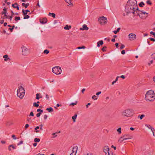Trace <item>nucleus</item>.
Listing matches in <instances>:
<instances>
[{"instance_id": "nucleus-24", "label": "nucleus", "mask_w": 155, "mask_h": 155, "mask_svg": "<svg viewBox=\"0 0 155 155\" xmlns=\"http://www.w3.org/2000/svg\"><path fill=\"white\" fill-rule=\"evenodd\" d=\"M20 20V18L19 17L16 16L15 18V21H17L18 20Z\"/></svg>"}, {"instance_id": "nucleus-22", "label": "nucleus", "mask_w": 155, "mask_h": 155, "mask_svg": "<svg viewBox=\"0 0 155 155\" xmlns=\"http://www.w3.org/2000/svg\"><path fill=\"white\" fill-rule=\"evenodd\" d=\"M120 28H118L117 30L114 31H113V32L115 34H117V32H119L120 31Z\"/></svg>"}, {"instance_id": "nucleus-12", "label": "nucleus", "mask_w": 155, "mask_h": 155, "mask_svg": "<svg viewBox=\"0 0 155 155\" xmlns=\"http://www.w3.org/2000/svg\"><path fill=\"white\" fill-rule=\"evenodd\" d=\"M40 21L41 23L44 24L47 22V19L46 18H43L42 19H40Z\"/></svg>"}, {"instance_id": "nucleus-21", "label": "nucleus", "mask_w": 155, "mask_h": 155, "mask_svg": "<svg viewBox=\"0 0 155 155\" xmlns=\"http://www.w3.org/2000/svg\"><path fill=\"white\" fill-rule=\"evenodd\" d=\"M124 140V138H123L122 137H121L118 140V142L120 143H121Z\"/></svg>"}, {"instance_id": "nucleus-17", "label": "nucleus", "mask_w": 155, "mask_h": 155, "mask_svg": "<svg viewBox=\"0 0 155 155\" xmlns=\"http://www.w3.org/2000/svg\"><path fill=\"white\" fill-rule=\"evenodd\" d=\"M71 28V25H67L64 27V29L65 30H69Z\"/></svg>"}, {"instance_id": "nucleus-34", "label": "nucleus", "mask_w": 155, "mask_h": 155, "mask_svg": "<svg viewBox=\"0 0 155 155\" xmlns=\"http://www.w3.org/2000/svg\"><path fill=\"white\" fill-rule=\"evenodd\" d=\"M77 101H76L75 103H72L70 104V105L74 106L77 104Z\"/></svg>"}, {"instance_id": "nucleus-13", "label": "nucleus", "mask_w": 155, "mask_h": 155, "mask_svg": "<svg viewBox=\"0 0 155 155\" xmlns=\"http://www.w3.org/2000/svg\"><path fill=\"white\" fill-rule=\"evenodd\" d=\"M25 93L20 92L19 93L17 92V95L18 97L20 98L21 99L25 95Z\"/></svg>"}, {"instance_id": "nucleus-60", "label": "nucleus", "mask_w": 155, "mask_h": 155, "mask_svg": "<svg viewBox=\"0 0 155 155\" xmlns=\"http://www.w3.org/2000/svg\"><path fill=\"white\" fill-rule=\"evenodd\" d=\"M23 141H21L18 144V145H19L20 144H22L23 143Z\"/></svg>"}, {"instance_id": "nucleus-33", "label": "nucleus", "mask_w": 155, "mask_h": 155, "mask_svg": "<svg viewBox=\"0 0 155 155\" xmlns=\"http://www.w3.org/2000/svg\"><path fill=\"white\" fill-rule=\"evenodd\" d=\"M145 125L146 127H148L149 129H151L152 127L151 126V125H149V124L148 125V124H145Z\"/></svg>"}, {"instance_id": "nucleus-35", "label": "nucleus", "mask_w": 155, "mask_h": 155, "mask_svg": "<svg viewBox=\"0 0 155 155\" xmlns=\"http://www.w3.org/2000/svg\"><path fill=\"white\" fill-rule=\"evenodd\" d=\"M92 98L94 100H97V98L96 97V96L94 95L92 96Z\"/></svg>"}, {"instance_id": "nucleus-25", "label": "nucleus", "mask_w": 155, "mask_h": 155, "mask_svg": "<svg viewBox=\"0 0 155 155\" xmlns=\"http://www.w3.org/2000/svg\"><path fill=\"white\" fill-rule=\"evenodd\" d=\"M39 106L38 104H37L36 102L34 103L33 104V106L36 107H38Z\"/></svg>"}, {"instance_id": "nucleus-6", "label": "nucleus", "mask_w": 155, "mask_h": 155, "mask_svg": "<svg viewBox=\"0 0 155 155\" xmlns=\"http://www.w3.org/2000/svg\"><path fill=\"white\" fill-rule=\"evenodd\" d=\"M22 50V54L24 55H27L28 54V49L24 46L21 47Z\"/></svg>"}, {"instance_id": "nucleus-51", "label": "nucleus", "mask_w": 155, "mask_h": 155, "mask_svg": "<svg viewBox=\"0 0 155 155\" xmlns=\"http://www.w3.org/2000/svg\"><path fill=\"white\" fill-rule=\"evenodd\" d=\"M65 1L66 2H67L69 4H70V3H71V1L70 0H65Z\"/></svg>"}, {"instance_id": "nucleus-5", "label": "nucleus", "mask_w": 155, "mask_h": 155, "mask_svg": "<svg viewBox=\"0 0 155 155\" xmlns=\"http://www.w3.org/2000/svg\"><path fill=\"white\" fill-rule=\"evenodd\" d=\"M98 21L101 24L103 25L107 23V19L106 17L102 16L98 18Z\"/></svg>"}, {"instance_id": "nucleus-61", "label": "nucleus", "mask_w": 155, "mask_h": 155, "mask_svg": "<svg viewBox=\"0 0 155 155\" xmlns=\"http://www.w3.org/2000/svg\"><path fill=\"white\" fill-rule=\"evenodd\" d=\"M29 126V125L28 124H27L25 125V129H27V128H28Z\"/></svg>"}, {"instance_id": "nucleus-32", "label": "nucleus", "mask_w": 155, "mask_h": 155, "mask_svg": "<svg viewBox=\"0 0 155 155\" xmlns=\"http://www.w3.org/2000/svg\"><path fill=\"white\" fill-rule=\"evenodd\" d=\"M145 117V115L144 114H142L140 117V116H138V117H140V120H142L143 118Z\"/></svg>"}, {"instance_id": "nucleus-62", "label": "nucleus", "mask_w": 155, "mask_h": 155, "mask_svg": "<svg viewBox=\"0 0 155 155\" xmlns=\"http://www.w3.org/2000/svg\"><path fill=\"white\" fill-rule=\"evenodd\" d=\"M90 103H88L87 104L86 106V107L87 108L88 107V106L90 105H91Z\"/></svg>"}, {"instance_id": "nucleus-9", "label": "nucleus", "mask_w": 155, "mask_h": 155, "mask_svg": "<svg viewBox=\"0 0 155 155\" xmlns=\"http://www.w3.org/2000/svg\"><path fill=\"white\" fill-rule=\"evenodd\" d=\"M129 38L130 40H134L136 39V36L134 34H130L128 35Z\"/></svg>"}, {"instance_id": "nucleus-59", "label": "nucleus", "mask_w": 155, "mask_h": 155, "mask_svg": "<svg viewBox=\"0 0 155 155\" xmlns=\"http://www.w3.org/2000/svg\"><path fill=\"white\" fill-rule=\"evenodd\" d=\"M52 17L53 18H55V14L54 13H52Z\"/></svg>"}, {"instance_id": "nucleus-52", "label": "nucleus", "mask_w": 155, "mask_h": 155, "mask_svg": "<svg viewBox=\"0 0 155 155\" xmlns=\"http://www.w3.org/2000/svg\"><path fill=\"white\" fill-rule=\"evenodd\" d=\"M41 114V113H37V114H36L37 117H40Z\"/></svg>"}, {"instance_id": "nucleus-16", "label": "nucleus", "mask_w": 155, "mask_h": 155, "mask_svg": "<svg viewBox=\"0 0 155 155\" xmlns=\"http://www.w3.org/2000/svg\"><path fill=\"white\" fill-rule=\"evenodd\" d=\"M12 14L11 16H8V19H9L10 21H11L12 18L13 16L14 15V13L12 11H11V12Z\"/></svg>"}, {"instance_id": "nucleus-15", "label": "nucleus", "mask_w": 155, "mask_h": 155, "mask_svg": "<svg viewBox=\"0 0 155 155\" xmlns=\"http://www.w3.org/2000/svg\"><path fill=\"white\" fill-rule=\"evenodd\" d=\"M18 5L17 3H15V4H13L12 5V7H13L15 8H17V9L18 10L19 9Z\"/></svg>"}, {"instance_id": "nucleus-26", "label": "nucleus", "mask_w": 155, "mask_h": 155, "mask_svg": "<svg viewBox=\"0 0 155 155\" xmlns=\"http://www.w3.org/2000/svg\"><path fill=\"white\" fill-rule=\"evenodd\" d=\"M49 51L48 50L46 49L43 52V53L44 54H48L49 53Z\"/></svg>"}, {"instance_id": "nucleus-56", "label": "nucleus", "mask_w": 155, "mask_h": 155, "mask_svg": "<svg viewBox=\"0 0 155 155\" xmlns=\"http://www.w3.org/2000/svg\"><path fill=\"white\" fill-rule=\"evenodd\" d=\"M29 5V3H27L25 4V8H27L28 7V6Z\"/></svg>"}, {"instance_id": "nucleus-4", "label": "nucleus", "mask_w": 155, "mask_h": 155, "mask_svg": "<svg viewBox=\"0 0 155 155\" xmlns=\"http://www.w3.org/2000/svg\"><path fill=\"white\" fill-rule=\"evenodd\" d=\"M53 72L56 74H59L62 72V70L60 67L59 66L55 67L52 68Z\"/></svg>"}, {"instance_id": "nucleus-41", "label": "nucleus", "mask_w": 155, "mask_h": 155, "mask_svg": "<svg viewBox=\"0 0 155 155\" xmlns=\"http://www.w3.org/2000/svg\"><path fill=\"white\" fill-rule=\"evenodd\" d=\"M36 99L37 100H39V94L38 93L37 94H36Z\"/></svg>"}, {"instance_id": "nucleus-64", "label": "nucleus", "mask_w": 155, "mask_h": 155, "mask_svg": "<svg viewBox=\"0 0 155 155\" xmlns=\"http://www.w3.org/2000/svg\"><path fill=\"white\" fill-rule=\"evenodd\" d=\"M153 63V60H151L150 61V62L148 63V65H150V64H152Z\"/></svg>"}, {"instance_id": "nucleus-38", "label": "nucleus", "mask_w": 155, "mask_h": 155, "mask_svg": "<svg viewBox=\"0 0 155 155\" xmlns=\"http://www.w3.org/2000/svg\"><path fill=\"white\" fill-rule=\"evenodd\" d=\"M14 27H15V25H13L12 26V28H9V29L10 30L11 32H12V31H13V30L14 29Z\"/></svg>"}, {"instance_id": "nucleus-1", "label": "nucleus", "mask_w": 155, "mask_h": 155, "mask_svg": "<svg viewBox=\"0 0 155 155\" xmlns=\"http://www.w3.org/2000/svg\"><path fill=\"white\" fill-rule=\"evenodd\" d=\"M139 12L136 0H129L126 6L125 11L127 13H132L135 14L137 10Z\"/></svg>"}, {"instance_id": "nucleus-50", "label": "nucleus", "mask_w": 155, "mask_h": 155, "mask_svg": "<svg viewBox=\"0 0 155 155\" xmlns=\"http://www.w3.org/2000/svg\"><path fill=\"white\" fill-rule=\"evenodd\" d=\"M147 3L149 5H151L152 4V3L150 2V0H148L147 2Z\"/></svg>"}, {"instance_id": "nucleus-31", "label": "nucleus", "mask_w": 155, "mask_h": 155, "mask_svg": "<svg viewBox=\"0 0 155 155\" xmlns=\"http://www.w3.org/2000/svg\"><path fill=\"white\" fill-rule=\"evenodd\" d=\"M117 131L118 132L119 134L121 133V128L120 127L117 129Z\"/></svg>"}, {"instance_id": "nucleus-8", "label": "nucleus", "mask_w": 155, "mask_h": 155, "mask_svg": "<svg viewBox=\"0 0 155 155\" xmlns=\"http://www.w3.org/2000/svg\"><path fill=\"white\" fill-rule=\"evenodd\" d=\"M78 147L77 146H75L73 147L72 150V153L70 155H75L78 150Z\"/></svg>"}, {"instance_id": "nucleus-2", "label": "nucleus", "mask_w": 155, "mask_h": 155, "mask_svg": "<svg viewBox=\"0 0 155 155\" xmlns=\"http://www.w3.org/2000/svg\"><path fill=\"white\" fill-rule=\"evenodd\" d=\"M145 98L147 101H153L155 99V94L153 91L150 90L146 93Z\"/></svg>"}, {"instance_id": "nucleus-49", "label": "nucleus", "mask_w": 155, "mask_h": 155, "mask_svg": "<svg viewBox=\"0 0 155 155\" xmlns=\"http://www.w3.org/2000/svg\"><path fill=\"white\" fill-rule=\"evenodd\" d=\"M10 147H12L14 149H16V147L14 146L13 145H10Z\"/></svg>"}, {"instance_id": "nucleus-30", "label": "nucleus", "mask_w": 155, "mask_h": 155, "mask_svg": "<svg viewBox=\"0 0 155 155\" xmlns=\"http://www.w3.org/2000/svg\"><path fill=\"white\" fill-rule=\"evenodd\" d=\"M22 12L23 13V15H27V13L26 12V11H25L24 10V9H22Z\"/></svg>"}, {"instance_id": "nucleus-46", "label": "nucleus", "mask_w": 155, "mask_h": 155, "mask_svg": "<svg viewBox=\"0 0 155 155\" xmlns=\"http://www.w3.org/2000/svg\"><path fill=\"white\" fill-rule=\"evenodd\" d=\"M150 34L153 35V36L155 38V32H154L153 31H151L150 32Z\"/></svg>"}, {"instance_id": "nucleus-37", "label": "nucleus", "mask_w": 155, "mask_h": 155, "mask_svg": "<svg viewBox=\"0 0 155 155\" xmlns=\"http://www.w3.org/2000/svg\"><path fill=\"white\" fill-rule=\"evenodd\" d=\"M29 18V16L28 15H25L24 17V19H28Z\"/></svg>"}, {"instance_id": "nucleus-3", "label": "nucleus", "mask_w": 155, "mask_h": 155, "mask_svg": "<svg viewBox=\"0 0 155 155\" xmlns=\"http://www.w3.org/2000/svg\"><path fill=\"white\" fill-rule=\"evenodd\" d=\"M134 114L133 110L130 109L124 110L121 112V114L122 116L127 117H130Z\"/></svg>"}, {"instance_id": "nucleus-36", "label": "nucleus", "mask_w": 155, "mask_h": 155, "mask_svg": "<svg viewBox=\"0 0 155 155\" xmlns=\"http://www.w3.org/2000/svg\"><path fill=\"white\" fill-rule=\"evenodd\" d=\"M4 16L3 17V19H5V18H8V16L6 14H4Z\"/></svg>"}, {"instance_id": "nucleus-19", "label": "nucleus", "mask_w": 155, "mask_h": 155, "mask_svg": "<svg viewBox=\"0 0 155 155\" xmlns=\"http://www.w3.org/2000/svg\"><path fill=\"white\" fill-rule=\"evenodd\" d=\"M46 110H48L49 112H52L53 111V109L51 107L49 108H47L46 109Z\"/></svg>"}, {"instance_id": "nucleus-47", "label": "nucleus", "mask_w": 155, "mask_h": 155, "mask_svg": "<svg viewBox=\"0 0 155 155\" xmlns=\"http://www.w3.org/2000/svg\"><path fill=\"white\" fill-rule=\"evenodd\" d=\"M121 46L120 47V48L121 49H122L124 48L125 47V46L123 44H121Z\"/></svg>"}, {"instance_id": "nucleus-40", "label": "nucleus", "mask_w": 155, "mask_h": 155, "mask_svg": "<svg viewBox=\"0 0 155 155\" xmlns=\"http://www.w3.org/2000/svg\"><path fill=\"white\" fill-rule=\"evenodd\" d=\"M107 48L106 47V46H104V47H103L102 49H101V50L102 51H103V52H104L105 51H106V48Z\"/></svg>"}, {"instance_id": "nucleus-39", "label": "nucleus", "mask_w": 155, "mask_h": 155, "mask_svg": "<svg viewBox=\"0 0 155 155\" xmlns=\"http://www.w3.org/2000/svg\"><path fill=\"white\" fill-rule=\"evenodd\" d=\"M98 42V43H99L100 45H101L103 44V41L102 40L99 41Z\"/></svg>"}, {"instance_id": "nucleus-42", "label": "nucleus", "mask_w": 155, "mask_h": 155, "mask_svg": "<svg viewBox=\"0 0 155 155\" xmlns=\"http://www.w3.org/2000/svg\"><path fill=\"white\" fill-rule=\"evenodd\" d=\"M151 56H152V59L155 60V53L152 54Z\"/></svg>"}, {"instance_id": "nucleus-54", "label": "nucleus", "mask_w": 155, "mask_h": 155, "mask_svg": "<svg viewBox=\"0 0 155 155\" xmlns=\"http://www.w3.org/2000/svg\"><path fill=\"white\" fill-rule=\"evenodd\" d=\"M12 137L14 139V140H16V139L17 138H16V137H15V135H13L12 136Z\"/></svg>"}, {"instance_id": "nucleus-57", "label": "nucleus", "mask_w": 155, "mask_h": 155, "mask_svg": "<svg viewBox=\"0 0 155 155\" xmlns=\"http://www.w3.org/2000/svg\"><path fill=\"white\" fill-rule=\"evenodd\" d=\"M101 91H99L97 92L96 93V95H99V94H101Z\"/></svg>"}, {"instance_id": "nucleus-18", "label": "nucleus", "mask_w": 155, "mask_h": 155, "mask_svg": "<svg viewBox=\"0 0 155 155\" xmlns=\"http://www.w3.org/2000/svg\"><path fill=\"white\" fill-rule=\"evenodd\" d=\"M3 58H5L4 61H7L8 60H10L9 58H8V55H5L3 56Z\"/></svg>"}, {"instance_id": "nucleus-44", "label": "nucleus", "mask_w": 155, "mask_h": 155, "mask_svg": "<svg viewBox=\"0 0 155 155\" xmlns=\"http://www.w3.org/2000/svg\"><path fill=\"white\" fill-rule=\"evenodd\" d=\"M37 112H40V113H42L43 112V110H42L41 109H38L37 110Z\"/></svg>"}, {"instance_id": "nucleus-55", "label": "nucleus", "mask_w": 155, "mask_h": 155, "mask_svg": "<svg viewBox=\"0 0 155 155\" xmlns=\"http://www.w3.org/2000/svg\"><path fill=\"white\" fill-rule=\"evenodd\" d=\"M29 116H34V114L33 113V112L31 111V112L30 114V115H29Z\"/></svg>"}, {"instance_id": "nucleus-43", "label": "nucleus", "mask_w": 155, "mask_h": 155, "mask_svg": "<svg viewBox=\"0 0 155 155\" xmlns=\"http://www.w3.org/2000/svg\"><path fill=\"white\" fill-rule=\"evenodd\" d=\"M136 13L137 14V15H138L141 18H142V16L141 15H142V14H141V13H140L139 12H136Z\"/></svg>"}, {"instance_id": "nucleus-28", "label": "nucleus", "mask_w": 155, "mask_h": 155, "mask_svg": "<svg viewBox=\"0 0 155 155\" xmlns=\"http://www.w3.org/2000/svg\"><path fill=\"white\" fill-rule=\"evenodd\" d=\"M40 141V139L39 138H35L34 139V141L35 142H38Z\"/></svg>"}, {"instance_id": "nucleus-63", "label": "nucleus", "mask_w": 155, "mask_h": 155, "mask_svg": "<svg viewBox=\"0 0 155 155\" xmlns=\"http://www.w3.org/2000/svg\"><path fill=\"white\" fill-rule=\"evenodd\" d=\"M47 116L46 115H45L44 116V119H45V120H46L47 119Z\"/></svg>"}, {"instance_id": "nucleus-14", "label": "nucleus", "mask_w": 155, "mask_h": 155, "mask_svg": "<svg viewBox=\"0 0 155 155\" xmlns=\"http://www.w3.org/2000/svg\"><path fill=\"white\" fill-rule=\"evenodd\" d=\"M89 28L88 27H87V26L85 24H84L83 25V28H80V30H87Z\"/></svg>"}, {"instance_id": "nucleus-7", "label": "nucleus", "mask_w": 155, "mask_h": 155, "mask_svg": "<svg viewBox=\"0 0 155 155\" xmlns=\"http://www.w3.org/2000/svg\"><path fill=\"white\" fill-rule=\"evenodd\" d=\"M103 151L105 153V155L108 154V153L110 152H112V151L109 150V147L107 146H105L104 147Z\"/></svg>"}, {"instance_id": "nucleus-20", "label": "nucleus", "mask_w": 155, "mask_h": 155, "mask_svg": "<svg viewBox=\"0 0 155 155\" xmlns=\"http://www.w3.org/2000/svg\"><path fill=\"white\" fill-rule=\"evenodd\" d=\"M77 114H75L74 115V116H73L72 118L73 120V122H75V119H76L77 117Z\"/></svg>"}, {"instance_id": "nucleus-53", "label": "nucleus", "mask_w": 155, "mask_h": 155, "mask_svg": "<svg viewBox=\"0 0 155 155\" xmlns=\"http://www.w3.org/2000/svg\"><path fill=\"white\" fill-rule=\"evenodd\" d=\"M149 39L150 40V41H155V39L154 38H150Z\"/></svg>"}, {"instance_id": "nucleus-29", "label": "nucleus", "mask_w": 155, "mask_h": 155, "mask_svg": "<svg viewBox=\"0 0 155 155\" xmlns=\"http://www.w3.org/2000/svg\"><path fill=\"white\" fill-rule=\"evenodd\" d=\"M144 4L143 2H141L139 4V5L140 7H143L144 5Z\"/></svg>"}, {"instance_id": "nucleus-10", "label": "nucleus", "mask_w": 155, "mask_h": 155, "mask_svg": "<svg viewBox=\"0 0 155 155\" xmlns=\"http://www.w3.org/2000/svg\"><path fill=\"white\" fill-rule=\"evenodd\" d=\"M124 140H126L132 138L133 137L129 134H125L122 136Z\"/></svg>"}, {"instance_id": "nucleus-11", "label": "nucleus", "mask_w": 155, "mask_h": 155, "mask_svg": "<svg viewBox=\"0 0 155 155\" xmlns=\"http://www.w3.org/2000/svg\"><path fill=\"white\" fill-rule=\"evenodd\" d=\"M17 92L19 93L20 92L25 93V89L22 86H20L18 88Z\"/></svg>"}, {"instance_id": "nucleus-27", "label": "nucleus", "mask_w": 155, "mask_h": 155, "mask_svg": "<svg viewBox=\"0 0 155 155\" xmlns=\"http://www.w3.org/2000/svg\"><path fill=\"white\" fill-rule=\"evenodd\" d=\"M39 127L37 126L35 128V130H36L35 131V132L36 133H38L39 132V131L38 130H37L38 129H39Z\"/></svg>"}, {"instance_id": "nucleus-23", "label": "nucleus", "mask_w": 155, "mask_h": 155, "mask_svg": "<svg viewBox=\"0 0 155 155\" xmlns=\"http://www.w3.org/2000/svg\"><path fill=\"white\" fill-rule=\"evenodd\" d=\"M3 10L4 11L2 12L1 14L2 15H3V14H6L7 13V12L6 11V9L5 8H3Z\"/></svg>"}, {"instance_id": "nucleus-58", "label": "nucleus", "mask_w": 155, "mask_h": 155, "mask_svg": "<svg viewBox=\"0 0 155 155\" xmlns=\"http://www.w3.org/2000/svg\"><path fill=\"white\" fill-rule=\"evenodd\" d=\"M121 54H124L125 53V51L124 50H123L121 52Z\"/></svg>"}, {"instance_id": "nucleus-48", "label": "nucleus", "mask_w": 155, "mask_h": 155, "mask_svg": "<svg viewBox=\"0 0 155 155\" xmlns=\"http://www.w3.org/2000/svg\"><path fill=\"white\" fill-rule=\"evenodd\" d=\"M85 48V47L84 46H83L82 47H79L78 48V49H84Z\"/></svg>"}, {"instance_id": "nucleus-45", "label": "nucleus", "mask_w": 155, "mask_h": 155, "mask_svg": "<svg viewBox=\"0 0 155 155\" xmlns=\"http://www.w3.org/2000/svg\"><path fill=\"white\" fill-rule=\"evenodd\" d=\"M107 155H116L115 153L113 152H110V153H108V154H107Z\"/></svg>"}]
</instances>
